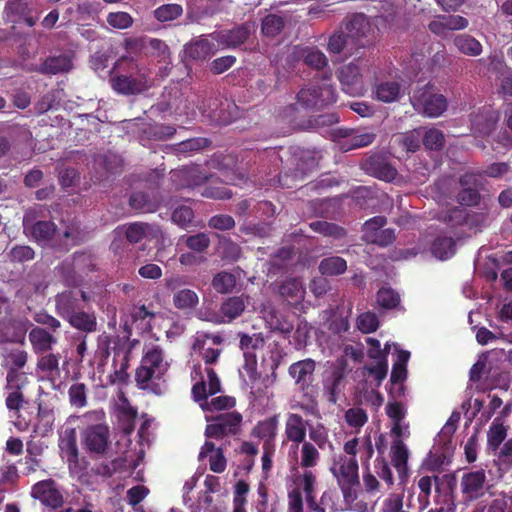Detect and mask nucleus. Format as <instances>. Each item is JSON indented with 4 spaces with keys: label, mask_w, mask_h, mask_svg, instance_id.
Instances as JSON below:
<instances>
[{
    "label": "nucleus",
    "mask_w": 512,
    "mask_h": 512,
    "mask_svg": "<svg viewBox=\"0 0 512 512\" xmlns=\"http://www.w3.org/2000/svg\"><path fill=\"white\" fill-rule=\"evenodd\" d=\"M168 367L164 350L159 345L145 346L140 364L135 371L136 387L156 395L162 394V388L158 382L163 379Z\"/></svg>",
    "instance_id": "obj_1"
},
{
    "label": "nucleus",
    "mask_w": 512,
    "mask_h": 512,
    "mask_svg": "<svg viewBox=\"0 0 512 512\" xmlns=\"http://www.w3.org/2000/svg\"><path fill=\"white\" fill-rule=\"evenodd\" d=\"M321 155L301 147L290 148L289 157L279 173V184L286 189L296 188L318 166Z\"/></svg>",
    "instance_id": "obj_2"
},
{
    "label": "nucleus",
    "mask_w": 512,
    "mask_h": 512,
    "mask_svg": "<svg viewBox=\"0 0 512 512\" xmlns=\"http://www.w3.org/2000/svg\"><path fill=\"white\" fill-rule=\"evenodd\" d=\"M341 490L343 499L355 500V487L359 485V465L354 457L339 455L330 468Z\"/></svg>",
    "instance_id": "obj_3"
},
{
    "label": "nucleus",
    "mask_w": 512,
    "mask_h": 512,
    "mask_svg": "<svg viewBox=\"0 0 512 512\" xmlns=\"http://www.w3.org/2000/svg\"><path fill=\"white\" fill-rule=\"evenodd\" d=\"M413 107L428 117H439L448 106L443 94L434 92V85L427 82L423 87L415 90L412 97Z\"/></svg>",
    "instance_id": "obj_4"
},
{
    "label": "nucleus",
    "mask_w": 512,
    "mask_h": 512,
    "mask_svg": "<svg viewBox=\"0 0 512 512\" xmlns=\"http://www.w3.org/2000/svg\"><path fill=\"white\" fill-rule=\"evenodd\" d=\"M344 32L356 51L374 43V30L368 17L363 13L352 15L344 24Z\"/></svg>",
    "instance_id": "obj_5"
},
{
    "label": "nucleus",
    "mask_w": 512,
    "mask_h": 512,
    "mask_svg": "<svg viewBox=\"0 0 512 512\" xmlns=\"http://www.w3.org/2000/svg\"><path fill=\"white\" fill-rule=\"evenodd\" d=\"M57 270L67 286L76 287L81 282L79 272L94 271L93 257L86 252H75L72 260L62 261Z\"/></svg>",
    "instance_id": "obj_6"
},
{
    "label": "nucleus",
    "mask_w": 512,
    "mask_h": 512,
    "mask_svg": "<svg viewBox=\"0 0 512 512\" xmlns=\"http://www.w3.org/2000/svg\"><path fill=\"white\" fill-rule=\"evenodd\" d=\"M82 443L88 453L105 455L110 445L109 427L105 424L88 426L83 432Z\"/></svg>",
    "instance_id": "obj_7"
},
{
    "label": "nucleus",
    "mask_w": 512,
    "mask_h": 512,
    "mask_svg": "<svg viewBox=\"0 0 512 512\" xmlns=\"http://www.w3.org/2000/svg\"><path fill=\"white\" fill-rule=\"evenodd\" d=\"M243 415L241 412H224L215 417L214 422L206 425V436L208 438L220 439L228 435H237Z\"/></svg>",
    "instance_id": "obj_8"
},
{
    "label": "nucleus",
    "mask_w": 512,
    "mask_h": 512,
    "mask_svg": "<svg viewBox=\"0 0 512 512\" xmlns=\"http://www.w3.org/2000/svg\"><path fill=\"white\" fill-rule=\"evenodd\" d=\"M297 100L305 109H315V107H324L335 103L336 96L331 86L311 85L298 92Z\"/></svg>",
    "instance_id": "obj_9"
},
{
    "label": "nucleus",
    "mask_w": 512,
    "mask_h": 512,
    "mask_svg": "<svg viewBox=\"0 0 512 512\" xmlns=\"http://www.w3.org/2000/svg\"><path fill=\"white\" fill-rule=\"evenodd\" d=\"M486 474L482 468L462 473L460 492L467 502L481 499L485 495Z\"/></svg>",
    "instance_id": "obj_10"
},
{
    "label": "nucleus",
    "mask_w": 512,
    "mask_h": 512,
    "mask_svg": "<svg viewBox=\"0 0 512 512\" xmlns=\"http://www.w3.org/2000/svg\"><path fill=\"white\" fill-rule=\"evenodd\" d=\"M116 231L123 233L127 242L131 245L139 244L143 240H153L160 233L158 225L143 221H135L118 226Z\"/></svg>",
    "instance_id": "obj_11"
},
{
    "label": "nucleus",
    "mask_w": 512,
    "mask_h": 512,
    "mask_svg": "<svg viewBox=\"0 0 512 512\" xmlns=\"http://www.w3.org/2000/svg\"><path fill=\"white\" fill-rule=\"evenodd\" d=\"M315 361L311 358L299 360L291 364L288 368V373L291 378L303 391V396L308 397L314 381Z\"/></svg>",
    "instance_id": "obj_12"
},
{
    "label": "nucleus",
    "mask_w": 512,
    "mask_h": 512,
    "mask_svg": "<svg viewBox=\"0 0 512 512\" xmlns=\"http://www.w3.org/2000/svg\"><path fill=\"white\" fill-rule=\"evenodd\" d=\"M307 435V421L301 414H294L288 412L284 423V438L285 441L292 443V448L295 452L298 450L299 445L306 441Z\"/></svg>",
    "instance_id": "obj_13"
},
{
    "label": "nucleus",
    "mask_w": 512,
    "mask_h": 512,
    "mask_svg": "<svg viewBox=\"0 0 512 512\" xmlns=\"http://www.w3.org/2000/svg\"><path fill=\"white\" fill-rule=\"evenodd\" d=\"M32 497L53 509L63 506V495L56 488V483L53 479L42 480L33 485Z\"/></svg>",
    "instance_id": "obj_14"
},
{
    "label": "nucleus",
    "mask_w": 512,
    "mask_h": 512,
    "mask_svg": "<svg viewBox=\"0 0 512 512\" xmlns=\"http://www.w3.org/2000/svg\"><path fill=\"white\" fill-rule=\"evenodd\" d=\"M250 33V24H240L231 29L219 31L213 37L223 49H236L248 40Z\"/></svg>",
    "instance_id": "obj_15"
},
{
    "label": "nucleus",
    "mask_w": 512,
    "mask_h": 512,
    "mask_svg": "<svg viewBox=\"0 0 512 512\" xmlns=\"http://www.w3.org/2000/svg\"><path fill=\"white\" fill-rule=\"evenodd\" d=\"M111 88L120 95H136L143 92L146 88V80L143 75L136 77L128 75H116L110 78Z\"/></svg>",
    "instance_id": "obj_16"
},
{
    "label": "nucleus",
    "mask_w": 512,
    "mask_h": 512,
    "mask_svg": "<svg viewBox=\"0 0 512 512\" xmlns=\"http://www.w3.org/2000/svg\"><path fill=\"white\" fill-rule=\"evenodd\" d=\"M469 26V20L459 15H438L428 24V29L444 37L451 30H462Z\"/></svg>",
    "instance_id": "obj_17"
},
{
    "label": "nucleus",
    "mask_w": 512,
    "mask_h": 512,
    "mask_svg": "<svg viewBox=\"0 0 512 512\" xmlns=\"http://www.w3.org/2000/svg\"><path fill=\"white\" fill-rule=\"evenodd\" d=\"M278 415L274 414L256 423L251 436L262 442V446H276L275 441L278 429Z\"/></svg>",
    "instance_id": "obj_18"
},
{
    "label": "nucleus",
    "mask_w": 512,
    "mask_h": 512,
    "mask_svg": "<svg viewBox=\"0 0 512 512\" xmlns=\"http://www.w3.org/2000/svg\"><path fill=\"white\" fill-rule=\"evenodd\" d=\"M54 304L56 314L65 321L83 307L80 305V299L74 290H66L56 294Z\"/></svg>",
    "instance_id": "obj_19"
},
{
    "label": "nucleus",
    "mask_w": 512,
    "mask_h": 512,
    "mask_svg": "<svg viewBox=\"0 0 512 512\" xmlns=\"http://www.w3.org/2000/svg\"><path fill=\"white\" fill-rule=\"evenodd\" d=\"M73 67L72 58L65 53L46 57L36 71L42 75L53 76L67 73Z\"/></svg>",
    "instance_id": "obj_20"
},
{
    "label": "nucleus",
    "mask_w": 512,
    "mask_h": 512,
    "mask_svg": "<svg viewBox=\"0 0 512 512\" xmlns=\"http://www.w3.org/2000/svg\"><path fill=\"white\" fill-rule=\"evenodd\" d=\"M160 197L157 192H134L129 197V206L140 213H154L160 207Z\"/></svg>",
    "instance_id": "obj_21"
},
{
    "label": "nucleus",
    "mask_w": 512,
    "mask_h": 512,
    "mask_svg": "<svg viewBox=\"0 0 512 512\" xmlns=\"http://www.w3.org/2000/svg\"><path fill=\"white\" fill-rule=\"evenodd\" d=\"M365 169L375 178L391 182L397 176L396 168L380 156H371L365 162Z\"/></svg>",
    "instance_id": "obj_22"
},
{
    "label": "nucleus",
    "mask_w": 512,
    "mask_h": 512,
    "mask_svg": "<svg viewBox=\"0 0 512 512\" xmlns=\"http://www.w3.org/2000/svg\"><path fill=\"white\" fill-rule=\"evenodd\" d=\"M409 450L401 440H395L391 447V462L397 471L398 478L401 483H404L409 477Z\"/></svg>",
    "instance_id": "obj_23"
},
{
    "label": "nucleus",
    "mask_w": 512,
    "mask_h": 512,
    "mask_svg": "<svg viewBox=\"0 0 512 512\" xmlns=\"http://www.w3.org/2000/svg\"><path fill=\"white\" fill-rule=\"evenodd\" d=\"M217 51V46L214 42L206 37H199L198 39L190 42L185 47L186 55L196 61H204L211 58Z\"/></svg>",
    "instance_id": "obj_24"
},
{
    "label": "nucleus",
    "mask_w": 512,
    "mask_h": 512,
    "mask_svg": "<svg viewBox=\"0 0 512 512\" xmlns=\"http://www.w3.org/2000/svg\"><path fill=\"white\" fill-rule=\"evenodd\" d=\"M66 321L73 329L85 334L93 333L98 329L96 313L94 311H85L83 307Z\"/></svg>",
    "instance_id": "obj_25"
},
{
    "label": "nucleus",
    "mask_w": 512,
    "mask_h": 512,
    "mask_svg": "<svg viewBox=\"0 0 512 512\" xmlns=\"http://www.w3.org/2000/svg\"><path fill=\"white\" fill-rule=\"evenodd\" d=\"M59 449L67 458L70 467H76L79 463V452L77 446V435L74 428H67L64 435L59 439Z\"/></svg>",
    "instance_id": "obj_26"
},
{
    "label": "nucleus",
    "mask_w": 512,
    "mask_h": 512,
    "mask_svg": "<svg viewBox=\"0 0 512 512\" xmlns=\"http://www.w3.org/2000/svg\"><path fill=\"white\" fill-rule=\"evenodd\" d=\"M28 339L36 354L49 352L56 343V338L45 328L40 327L32 328L28 333Z\"/></svg>",
    "instance_id": "obj_27"
},
{
    "label": "nucleus",
    "mask_w": 512,
    "mask_h": 512,
    "mask_svg": "<svg viewBox=\"0 0 512 512\" xmlns=\"http://www.w3.org/2000/svg\"><path fill=\"white\" fill-rule=\"evenodd\" d=\"M345 371L342 366L333 368L329 378L325 381V389L328 393V401L332 404H336L339 395L344 388Z\"/></svg>",
    "instance_id": "obj_28"
},
{
    "label": "nucleus",
    "mask_w": 512,
    "mask_h": 512,
    "mask_svg": "<svg viewBox=\"0 0 512 512\" xmlns=\"http://www.w3.org/2000/svg\"><path fill=\"white\" fill-rule=\"evenodd\" d=\"M246 308L244 296H232L224 300L220 305L223 322L230 323L242 315Z\"/></svg>",
    "instance_id": "obj_29"
},
{
    "label": "nucleus",
    "mask_w": 512,
    "mask_h": 512,
    "mask_svg": "<svg viewBox=\"0 0 512 512\" xmlns=\"http://www.w3.org/2000/svg\"><path fill=\"white\" fill-rule=\"evenodd\" d=\"M338 135L345 139L340 144L341 149L345 151L368 146L375 139L374 133L353 134L352 131L346 129H340Z\"/></svg>",
    "instance_id": "obj_30"
},
{
    "label": "nucleus",
    "mask_w": 512,
    "mask_h": 512,
    "mask_svg": "<svg viewBox=\"0 0 512 512\" xmlns=\"http://www.w3.org/2000/svg\"><path fill=\"white\" fill-rule=\"evenodd\" d=\"M302 281L297 277L285 279L279 286L280 296L289 303H298L304 297Z\"/></svg>",
    "instance_id": "obj_31"
},
{
    "label": "nucleus",
    "mask_w": 512,
    "mask_h": 512,
    "mask_svg": "<svg viewBox=\"0 0 512 512\" xmlns=\"http://www.w3.org/2000/svg\"><path fill=\"white\" fill-rule=\"evenodd\" d=\"M131 320L132 324L136 325L141 331H151L153 328V321L156 317V313L149 309L148 306L134 305L131 309Z\"/></svg>",
    "instance_id": "obj_32"
},
{
    "label": "nucleus",
    "mask_w": 512,
    "mask_h": 512,
    "mask_svg": "<svg viewBox=\"0 0 512 512\" xmlns=\"http://www.w3.org/2000/svg\"><path fill=\"white\" fill-rule=\"evenodd\" d=\"M375 98L384 103L398 101L401 96V86L395 80L382 81L375 86Z\"/></svg>",
    "instance_id": "obj_33"
},
{
    "label": "nucleus",
    "mask_w": 512,
    "mask_h": 512,
    "mask_svg": "<svg viewBox=\"0 0 512 512\" xmlns=\"http://www.w3.org/2000/svg\"><path fill=\"white\" fill-rule=\"evenodd\" d=\"M309 227L313 232L333 240H341L346 236V230L342 226L326 220L312 221L309 223Z\"/></svg>",
    "instance_id": "obj_34"
},
{
    "label": "nucleus",
    "mask_w": 512,
    "mask_h": 512,
    "mask_svg": "<svg viewBox=\"0 0 512 512\" xmlns=\"http://www.w3.org/2000/svg\"><path fill=\"white\" fill-rule=\"evenodd\" d=\"M338 80L347 91H351L361 82V70L355 63L343 65L337 74Z\"/></svg>",
    "instance_id": "obj_35"
},
{
    "label": "nucleus",
    "mask_w": 512,
    "mask_h": 512,
    "mask_svg": "<svg viewBox=\"0 0 512 512\" xmlns=\"http://www.w3.org/2000/svg\"><path fill=\"white\" fill-rule=\"evenodd\" d=\"M471 123L473 131L484 137V135H490L495 130L497 119L490 111H483L472 115Z\"/></svg>",
    "instance_id": "obj_36"
},
{
    "label": "nucleus",
    "mask_w": 512,
    "mask_h": 512,
    "mask_svg": "<svg viewBox=\"0 0 512 512\" xmlns=\"http://www.w3.org/2000/svg\"><path fill=\"white\" fill-rule=\"evenodd\" d=\"M431 253L440 260L452 257L456 250V244L452 237L439 236L431 244Z\"/></svg>",
    "instance_id": "obj_37"
},
{
    "label": "nucleus",
    "mask_w": 512,
    "mask_h": 512,
    "mask_svg": "<svg viewBox=\"0 0 512 512\" xmlns=\"http://www.w3.org/2000/svg\"><path fill=\"white\" fill-rule=\"evenodd\" d=\"M346 269V260L340 256L326 257L318 264V272L328 276L343 275Z\"/></svg>",
    "instance_id": "obj_38"
},
{
    "label": "nucleus",
    "mask_w": 512,
    "mask_h": 512,
    "mask_svg": "<svg viewBox=\"0 0 512 512\" xmlns=\"http://www.w3.org/2000/svg\"><path fill=\"white\" fill-rule=\"evenodd\" d=\"M506 437L507 429L504 426L502 419L500 417H496L494 421L491 422L487 432L488 447L491 450H497Z\"/></svg>",
    "instance_id": "obj_39"
},
{
    "label": "nucleus",
    "mask_w": 512,
    "mask_h": 512,
    "mask_svg": "<svg viewBox=\"0 0 512 512\" xmlns=\"http://www.w3.org/2000/svg\"><path fill=\"white\" fill-rule=\"evenodd\" d=\"M453 44L458 51L470 56H477L482 53L480 42L469 34L455 36Z\"/></svg>",
    "instance_id": "obj_40"
},
{
    "label": "nucleus",
    "mask_w": 512,
    "mask_h": 512,
    "mask_svg": "<svg viewBox=\"0 0 512 512\" xmlns=\"http://www.w3.org/2000/svg\"><path fill=\"white\" fill-rule=\"evenodd\" d=\"M265 320L272 331L282 334H290L293 331V325L275 308L266 312Z\"/></svg>",
    "instance_id": "obj_41"
},
{
    "label": "nucleus",
    "mask_w": 512,
    "mask_h": 512,
    "mask_svg": "<svg viewBox=\"0 0 512 512\" xmlns=\"http://www.w3.org/2000/svg\"><path fill=\"white\" fill-rule=\"evenodd\" d=\"M318 447H316L312 442H307L305 440L301 443V468L305 469V471H310L309 469L317 466L319 461L321 460V454L318 451Z\"/></svg>",
    "instance_id": "obj_42"
},
{
    "label": "nucleus",
    "mask_w": 512,
    "mask_h": 512,
    "mask_svg": "<svg viewBox=\"0 0 512 512\" xmlns=\"http://www.w3.org/2000/svg\"><path fill=\"white\" fill-rule=\"evenodd\" d=\"M172 303L180 310H192L199 303V298L195 291L182 289L173 293Z\"/></svg>",
    "instance_id": "obj_43"
},
{
    "label": "nucleus",
    "mask_w": 512,
    "mask_h": 512,
    "mask_svg": "<svg viewBox=\"0 0 512 512\" xmlns=\"http://www.w3.org/2000/svg\"><path fill=\"white\" fill-rule=\"evenodd\" d=\"M328 50L330 53H345L347 55L354 54L357 50L351 45L344 31L334 33L328 42Z\"/></svg>",
    "instance_id": "obj_44"
},
{
    "label": "nucleus",
    "mask_w": 512,
    "mask_h": 512,
    "mask_svg": "<svg viewBox=\"0 0 512 512\" xmlns=\"http://www.w3.org/2000/svg\"><path fill=\"white\" fill-rule=\"evenodd\" d=\"M249 491V484L245 480H239L234 484V496H232V512H247L246 504Z\"/></svg>",
    "instance_id": "obj_45"
},
{
    "label": "nucleus",
    "mask_w": 512,
    "mask_h": 512,
    "mask_svg": "<svg viewBox=\"0 0 512 512\" xmlns=\"http://www.w3.org/2000/svg\"><path fill=\"white\" fill-rule=\"evenodd\" d=\"M38 359L37 367L40 371L45 373L47 376L56 377L59 376V354L45 353Z\"/></svg>",
    "instance_id": "obj_46"
},
{
    "label": "nucleus",
    "mask_w": 512,
    "mask_h": 512,
    "mask_svg": "<svg viewBox=\"0 0 512 512\" xmlns=\"http://www.w3.org/2000/svg\"><path fill=\"white\" fill-rule=\"evenodd\" d=\"M284 27V20L281 16L269 14L261 21V32L267 37L274 38L280 34Z\"/></svg>",
    "instance_id": "obj_47"
},
{
    "label": "nucleus",
    "mask_w": 512,
    "mask_h": 512,
    "mask_svg": "<svg viewBox=\"0 0 512 512\" xmlns=\"http://www.w3.org/2000/svg\"><path fill=\"white\" fill-rule=\"evenodd\" d=\"M183 14V7L177 3L163 4L154 11V16L159 22L176 20Z\"/></svg>",
    "instance_id": "obj_48"
},
{
    "label": "nucleus",
    "mask_w": 512,
    "mask_h": 512,
    "mask_svg": "<svg viewBox=\"0 0 512 512\" xmlns=\"http://www.w3.org/2000/svg\"><path fill=\"white\" fill-rule=\"evenodd\" d=\"M55 231L56 225L51 220H40L32 225V235L41 242L51 240Z\"/></svg>",
    "instance_id": "obj_49"
},
{
    "label": "nucleus",
    "mask_w": 512,
    "mask_h": 512,
    "mask_svg": "<svg viewBox=\"0 0 512 512\" xmlns=\"http://www.w3.org/2000/svg\"><path fill=\"white\" fill-rule=\"evenodd\" d=\"M112 343L111 335L102 333L97 340V350L95 357L98 361V369L104 367L110 357V346Z\"/></svg>",
    "instance_id": "obj_50"
},
{
    "label": "nucleus",
    "mask_w": 512,
    "mask_h": 512,
    "mask_svg": "<svg viewBox=\"0 0 512 512\" xmlns=\"http://www.w3.org/2000/svg\"><path fill=\"white\" fill-rule=\"evenodd\" d=\"M237 279L228 272H220L213 277L212 286L220 294H227L235 288Z\"/></svg>",
    "instance_id": "obj_51"
},
{
    "label": "nucleus",
    "mask_w": 512,
    "mask_h": 512,
    "mask_svg": "<svg viewBox=\"0 0 512 512\" xmlns=\"http://www.w3.org/2000/svg\"><path fill=\"white\" fill-rule=\"evenodd\" d=\"M211 140L207 137H194L176 144V152L188 153L197 152L210 146Z\"/></svg>",
    "instance_id": "obj_52"
},
{
    "label": "nucleus",
    "mask_w": 512,
    "mask_h": 512,
    "mask_svg": "<svg viewBox=\"0 0 512 512\" xmlns=\"http://www.w3.org/2000/svg\"><path fill=\"white\" fill-rule=\"evenodd\" d=\"M376 303L384 309H394L400 303V296L390 287H382L376 293Z\"/></svg>",
    "instance_id": "obj_53"
},
{
    "label": "nucleus",
    "mask_w": 512,
    "mask_h": 512,
    "mask_svg": "<svg viewBox=\"0 0 512 512\" xmlns=\"http://www.w3.org/2000/svg\"><path fill=\"white\" fill-rule=\"evenodd\" d=\"M422 141L425 148L429 150L439 151L445 145V136L441 130L431 128L425 132Z\"/></svg>",
    "instance_id": "obj_54"
},
{
    "label": "nucleus",
    "mask_w": 512,
    "mask_h": 512,
    "mask_svg": "<svg viewBox=\"0 0 512 512\" xmlns=\"http://www.w3.org/2000/svg\"><path fill=\"white\" fill-rule=\"evenodd\" d=\"M240 348L245 352H253L265 345V337L261 333H240Z\"/></svg>",
    "instance_id": "obj_55"
},
{
    "label": "nucleus",
    "mask_w": 512,
    "mask_h": 512,
    "mask_svg": "<svg viewBox=\"0 0 512 512\" xmlns=\"http://www.w3.org/2000/svg\"><path fill=\"white\" fill-rule=\"evenodd\" d=\"M469 213L464 207H454L449 209L444 217L443 221L451 228H456L465 224L468 221Z\"/></svg>",
    "instance_id": "obj_56"
},
{
    "label": "nucleus",
    "mask_w": 512,
    "mask_h": 512,
    "mask_svg": "<svg viewBox=\"0 0 512 512\" xmlns=\"http://www.w3.org/2000/svg\"><path fill=\"white\" fill-rule=\"evenodd\" d=\"M374 471L377 477L382 479L387 487V490L391 489L394 484L393 472L383 457H378L374 460Z\"/></svg>",
    "instance_id": "obj_57"
},
{
    "label": "nucleus",
    "mask_w": 512,
    "mask_h": 512,
    "mask_svg": "<svg viewBox=\"0 0 512 512\" xmlns=\"http://www.w3.org/2000/svg\"><path fill=\"white\" fill-rule=\"evenodd\" d=\"M344 420L348 426L360 429L368 421V415L362 408H350L344 412Z\"/></svg>",
    "instance_id": "obj_58"
},
{
    "label": "nucleus",
    "mask_w": 512,
    "mask_h": 512,
    "mask_svg": "<svg viewBox=\"0 0 512 512\" xmlns=\"http://www.w3.org/2000/svg\"><path fill=\"white\" fill-rule=\"evenodd\" d=\"M106 22L113 28L116 29H127L133 25L132 16L123 11L111 12L106 17Z\"/></svg>",
    "instance_id": "obj_59"
},
{
    "label": "nucleus",
    "mask_w": 512,
    "mask_h": 512,
    "mask_svg": "<svg viewBox=\"0 0 512 512\" xmlns=\"http://www.w3.org/2000/svg\"><path fill=\"white\" fill-rule=\"evenodd\" d=\"M304 63L315 70H321L328 64L327 56L318 49H308L304 53Z\"/></svg>",
    "instance_id": "obj_60"
},
{
    "label": "nucleus",
    "mask_w": 512,
    "mask_h": 512,
    "mask_svg": "<svg viewBox=\"0 0 512 512\" xmlns=\"http://www.w3.org/2000/svg\"><path fill=\"white\" fill-rule=\"evenodd\" d=\"M69 400L72 406L83 408L87 404L86 386L83 383H75L68 390Z\"/></svg>",
    "instance_id": "obj_61"
},
{
    "label": "nucleus",
    "mask_w": 512,
    "mask_h": 512,
    "mask_svg": "<svg viewBox=\"0 0 512 512\" xmlns=\"http://www.w3.org/2000/svg\"><path fill=\"white\" fill-rule=\"evenodd\" d=\"M357 328L363 333L373 332L379 328V319L374 312H364L357 318Z\"/></svg>",
    "instance_id": "obj_62"
},
{
    "label": "nucleus",
    "mask_w": 512,
    "mask_h": 512,
    "mask_svg": "<svg viewBox=\"0 0 512 512\" xmlns=\"http://www.w3.org/2000/svg\"><path fill=\"white\" fill-rule=\"evenodd\" d=\"M194 218L192 208L186 205L176 207L171 214V221L181 227H187Z\"/></svg>",
    "instance_id": "obj_63"
},
{
    "label": "nucleus",
    "mask_w": 512,
    "mask_h": 512,
    "mask_svg": "<svg viewBox=\"0 0 512 512\" xmlns=\"http://www.w3.org/2000/svg\"><path fill=\"white\" fill-rule=\"evenodd\" d=\"M403 494L392 493L382 503L380 512H404Z\"/></svg>",
    "instance_id": "obj_64"
}]
</instances>
